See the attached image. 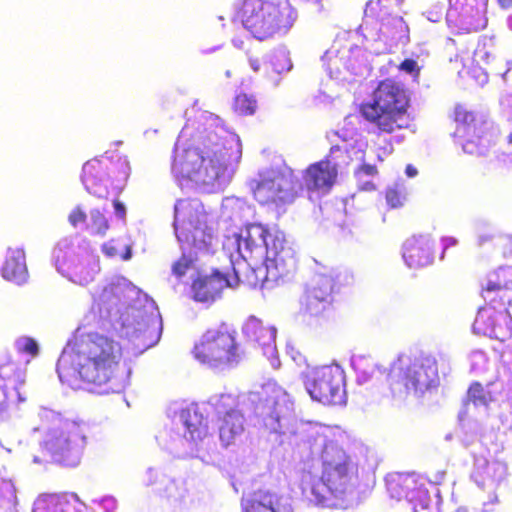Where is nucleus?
<instances>
[{
	"label": "nucleus",
	"instance_id": "nucleus-38",
	"mask_svg": "<svg viewBox=\"0 0 512 512\" xmlns=\"http://www.w3.org/2000/svg\"><path fill=\"white\" fill-rule=\"evenodd\" d=\"M206 405L215 413L218 420L229 414L242 412L237 409L238 398L231 393L213 394L207 400Z\"/></svg>",
	"mask_w": 512,
	"mask_h": 512
},
{
	"label": "nucleus",
	"instance_id": "nucleus-48",
	"mask_svg": "<svg viewBox=\"0 0 512 512\" xmlns=\"http://www.w3.org/2000/svg\"><path fill=\"white\" fill-rule=\"evenodd\" d=\"M15 348L20 353H25L31 357H36L39 353L37 341L28 336H22L16 339Z\"/></svg>",
	"mask_w": 512,
	"mask_h": 512
},
{
	"label": "nucleus",
	"instance_id": "nucleus-64",
	"mask_svg": "<svg viewBox=\"0 0 512 512\" xmlns=\"http://www.w3.org/2000/svg\"><path fill=\"white\" fill-rule=\"evenodd\" d=\"M498 3L502 8L512 7V0H498Z\"/></svg>",
	"mask_w": 512,
	"mask_h": 512
},
{
	"label": "nucleus",
	"instance_id": "nucleus-17",
	"mask_svg": "<svg viewBox=\"0 0 512 512\" xmlns=\"http://www.w3.org/2000/svg\"><path fill=\"white\" fill-rule=\"evenodd\" d=\"M335 134L342 139L344 145H333L326 159L309 166L304 175V182L309 191H321L322 193L329 191L338 174L337 158L343 151L349 152V141L354 140V136H357L355 130L347 129Z\"/></svg>",
	"mask_w": 512,
	"mask_h": 512
},
{
	"label": "nucleus",
	"instance_id": "nucleus-4",
	"mask_svg": "<svg viewBox=\"0 0 512 512\" xmlns=\"http://www.w3.org/2000/svg\"><path fill=\"white\" fill-rule=\"evenodd\" d=\"M95 324L127 341L126 349L140 355L155 346L163 325L153 299L124 277L105 286L92 307Z\"/></svg>",
	"mask_w": 512,
	"mask_h": 512
},
{
	"label": "nucleus",
	"instance_id": "nucleus-20",
	"mask_svg": "<svg viewBox=\"0 0 512 512\" xmlns=\"http://www.w3.org/2000/svg\"><path fill=\"white\" fill-rule=\"evenodd\" d=\"M376 31H369L364 37L373 41L369 49L375 54H383L390 51L398 44L405 45L409 42V27L400 14H393L374 20Z\"/></svg>",
	"mask_w": 512,
	"mask_h": 512
},
{
	"label": "nucleus",
	"instance_id": "nucleus-28",
	"mask_svg": "<svg viewBox=\"0 0 512 512\" xmlns=\"http://www.w3.org/2000/svg\"><path fill=\"white\" fill-rule=\"evenodd\" d=\"M482 296L490 305L495 304L499 297L501 304L512 301V266L499 267L489 273L483 286Z\"/></svg>",
	"mask_w": 512,
	"mask_h": 512
},
{
	"label": "nucleus",
	"instance_id": "nucleus-22",
	"mask_svg": "<svg viewBox=\"0 0 512 512\" xmlns=\"http://www.w3.org/2000/svg\"><path fill=\"white\" fill-rule=\"evenodd\" d=\"M472 482L490 496L497 495L496 491L507 478V465L495 458L476 456L470 474Z\"/></svg>",
	"mask_w": 512,
	"mask_h": 512
},
{
	"label": "nucleus",
	"instance_id": "nucleus-53",
	"mask_svg": "<svg viewBox=\"0 0 512 512\" xmlns=\"http://www.w3.org/2000/svg\"><path fill=\"white\" fill-rule=\"evenodd\" d=\"M443 10L444 5L442 3H437L425 12L426 18L431 22L437 23L442 19Z\"/></svg>",
	"mask_w": 512,
	"mask_h": 512
},
{
	"label": "nucleus",
	"instance_id": "nucleus-5",
	"mask_svg": "<svg viewBox=\"0 0 512 512\" xmlns=\"http://www.w3.org/2000/svg\"><path fill=\"white\" fill-rule=\"evenodd\" d=\"M222 250L232 267L238 269L239 260L248 266L247 281L254 287L272 289L289 281L297 269L294 245L277 227L248 223L224 237Z\"/></svg>",
	"mask_w": 512,
	"mask_h": 512
},
{
	"label": "nucleus",
	"instance_id": "nucleus-33",
	"mask_svg": "<svg viewBox=\"0 0 512 512\" xmlns=\"http://www.w3.org/2000/svg\"><path fill=\"white\" fill-rule=\"evenodd\" d=\"M1 271L3 278L10 282L17 285L26 283L28 270L24 250L22 248H8Z\"/></svg>",
	"mask_w": 512,
	"mask_h": 512
},
{
	"label": "nucleus",
	"instance_id": "nucleus-26",
	"mask_svg": "<svg viewBox=\"0 0 512 512\" xmlns=\"http://www.w3.org/2000/svg\"><path fill=\"white\" fill-rule=\"evenodd\" d=\"M143 481L145 486L152 487L156 494L165 498L174 507L180 506L188 495V490L183 480L175 479L158 469H147Z\"/></svg>",
	"mask_w": 512,
	"mask_h": 512
},
{
	"label": "nucleus",
	"instance_id": "nucleus-52",
	"mask_svg": "<svg viewBox=\"0 0 512 512\" xmlns=\"http://www.w3.org/2000/svg\"><path fill=\"white\" fill-rule=\"evenodd\" d=\"M93 503L97 504L103 510V512H115L117 509V500L110 495H106L98 499H93Z\"/></svg>",
	"mask_w": 512,
	"mask_h": 512
},
{
	"label": "nucleus",
	"instance_id": "nucleus-27",
	"mask_svg": "<svg viewBox=\"0 0 512 512\" xmlns=\"http://www.w3.org/2000/svg\"><path fill=\"white\" fill-rule=\"evenodd\" d=\"M334 280L331 276L316 274L302 299V308L310 316H320L331 303Z\"/></svg>",
	"mask_w": 512,
	"mask_h": 512
},
{
	"label": "nucleus",
	"instance_id": "nucleus-35",
	"mask_svg": "<svg viewBox=\"0 0 512 512\" xmlns=\"http://www.w3.org/2000/svg\"><path fill=\"white\" fill-rule=\"evenodd\" d=\"M361 52V49L358 46L350 48L349 50H333L329 49L325 52L322 61L324 66H326V70L331 78H339L341 75V66L352 74H359V67L352 62L350 59L345 60L348 54H358Z\"/></svg>",
	"mask_w": 512,
	"mask_h": 512
},
{
	"label": "nucleus",
	"instance_id": "nucleus-6",
	"mask_svg": "<svg viewBox=\"0 0 512 512\" xmlns=\"http://www.w3.org/2000/svg\"><path fill=\"white\" fill-rule=\"evenodd\" d=\"M167 416L170 424L159 437L160 445L175 457L197 458L204 464H214L217 448L200 405L176 402L168 407Z\"/></svg>",
	"mask_w": 512,
	"mask_h": 512
},
{
	"label": "nucleus",
	"instance_id": "nucleus-60",
	"mask_svg": "<svg viewBox=\"0 0 512 512\" xmlns=\"http://www.w3.org/2000/svg\"><path fill=\"white\" fill-rule=\"evenodd\" d=\"M456 239L453 237H443L442 243L444 246V250H446L449 246H454L456 244Z\"/></svg>",
	"mask_w": 512,
	"mask_h": 512
},
{
	"label": "nucleus",
	"instance_id": "nucleus-21",
	"mask_svg": "<svg viewBox=\"0 0 512 512\" xmlns=\"http://www.w3.org/2000/svg\"><path fill=\"white\" fill-rule=\"evenodd\" d=\"M240 281L237 269L233 266V275L220 269H212L210 274L197 272L192 283L193 298L197 302L211 304L221 297L227 287H234Z\"/></svg>",
	"mask_w": 512,
	"mask_h": 512
},
{
	"label": "nucleus",
	"instance_id": "nucleus-23",
	"mask_svg": "<svg viewBox=\"0 0 512 512\" xmlns=\"http://www.w3.org/2000/svg\"><path fill=\"white\" fill-rule=\"evenodd\" d=\"M242 512H294L292 499L273 489L261 488L243 493Z\"/></svg>",
	"mask_w": 512,
	"mask_h": 512
},
{
	"label": "nucleus",
	"instance_id": "nucleus-7",
	"mask_svg": "<svg viewBox=\"0 0 512 512\" xmlns=\"http://www.w3.org/2000/svg\"><path fill=\"white\" fill-rule=\"evenodd\" d=\"M174 231L181 244L182 257L172 266L177 278L196 270L193 254H214L219 240L211 227L206 224L203 206L198 200L180 199L174 205Z\"/></svg>",
	"mask_w": 512,
	"mask_h": 512
},
{
	"label": "nucleus",
	"instance_id": "nucleus-47",
	"mask_svg": "<svg viewBox=\"0 0 512 512\" xmlns=\"http://www.w3.org/2000/svg\"><path fill=\"white\" fill-rule=\"evenodd\" d=\"M108 227V222L104 215L97 209L91 210L90 223L88 224L89 230L93 234L104 235Z\"/></svg>",
	"mask_w": 512,
	"mask_h": 512
},
{
	"label": "nucleus",
	"instance_id": "nucleus-49",
	"mask_svg": "<svg viewBox=\"0 0 512 512\" xmlns=\"http://www.w3.org/2000/svg\"><path fill=\"white\" fill-rule=\"evenodd\" d=\"M405 196L402 192V186L396 184L389 187L386 191V201L391 208H398L402 206Z\"/></svg>",
	"mask_w": 512,
	"mask_h": 512
},
{
	"label": "nucleus",
	"instance_id": "nucleus-24",
	"mask_svg": "<svg viewBox=\"0 0 512 512\" xmlns=\"http://www.w3.org/2000/svg\"><path fill=\"white\" fill-rule=\"evenodd\" d=\"M491 306L492 308L478 311L473 329L479 334L506 341L512 337V317L507 309L496 311V305Z\"/></svg>",
	"mask_w": 512,
	"mask_h": 512
},
{
	"label": "nucleus",
	"instance_id": "nucleus-14",
	"mask_svg": "<svg viewBox=\"0 0 512 512\" xmlns=\"http://www.w3.org/2000/svg\"><path fill=\"white\" fill-rule=\"evenodd\" d=\"M193 354L199 362L211 368L235 365L241 359L234 333L226 326L206 331L195 345Z\"/></svg>",
	"mask_w": 512,
	"mask_h": 512
},
{
	"label": "nucleus",
	"instance_id": "nucleus-30",
	"mask_svg": "<svg viewBox=\"0 0 512 512\" xmlns=\"http://www.w3.org/2000/svg\"><path fill=\"white\" fill-rule=\"evenodd\" d=\"M25 377V371L19 369L14 362L8 361L0 365V394L4 402L7 404L14 402L15 398L19 402L25 401V397L20 391Z\"/></svg>",
	"mask_w": 512,
	"mask_h": 512
},
{
	"label": "nucleus",
	"instance_id": "nucleus-18",
	"mask_svg": "<svg viewBox=\"0 0 512 512\" xmlns=\"http://www.w3.org/2000/svg\"><path fill=\"white\" fill-rule=\"evenodd\" d=\"M444 476V471L438 472L434 483H432L415 475H407L401 479L402 493L398 497H404L411 504L413 512H440L438 508L440 496L437 485L441 483Z\"/></svg>",
	"mask_w": 512,
	"mask_h": 512
},
{
	"label": "nucleus",
	"instance_id": "nucleus-12",
	"mask_svg": "<svg viewBox=\"0 0 512 512\" xmlns=\"http://www.w3.org/2000/svg\"><path fill=\"white\" fill-rule=\"evenodd\" d=\"M408 99L405 91L394 81H382L370 101L360 108L362 116L380 132L391 133L409 124L406 113Z\"/></svg>",
	"mask_w": 512,
	"mask_h": 512
},
{
	"label": "nucleus",
	"instance_id": "nucleus-8",
	"mask_svg": "<svg viewBox=\"0 0 512 512\" xmlns=\"http://www.w3.org/2000/svg\"><path fill=\"white\" fill-rule=\"evenodd\" d=\"M40 420L47 429L43 450L51 460L66 467H76L86 445L87 427L83 422L65 419L59 412L42 407Z\"/></svg>",
	"mask_w": 512,
	"mask_h": 512
},
{
	"label": "nucleus",
	"instance_id": "nucleus-1",
	"mask_svg": "<svg viewBox=\"0 0 512 512\" xmlns=\"http://www.w3.org/2000/svg\"><path fill=\"white\" fill-rule=\"evenodd\" d=\"M264 395L251 392L246 405L270 433L288 437L294 453L302 461L300 487L302 495L316 506H328L332 496L352 493L358 485V463L346 453L325 426L297 422L294 404L280 386L268 385Z\"/></svg>",
	"mask_w": 512,
	"mask_h": 512
},
{
	"label": "nucleus",
	"instance_id": "nucleus-57",
	"mask_svg": "<svg viewBox=\"0 0 512 512\" xmlns=\"http://www.w3.org/2000/svg\"><path fill=\"white\" fill-rule=\"evenodd\" d=\"M478 72V75L475 76L476 77V80L477 82L480 84V85H484L485 83L488 82V75L486 72H484L481 68L480 69H475L474 70V73H477Z\"/></svg>",
	"mask_w": 512,
	"mask_h": 512
},
{
	"label": "nucleus",
	"instance_id": "nucleus-25",
	"mask_svg": "<svg viewBox=\"0 0 512 512\" xmlns=\"http://www.w3.org/2000/svg\"><path fill=\"white\" fill-rule=\"evenodd\" d=\"M242 330L248 340L258 344L272 368H279L280 360L276 348V328L272 325H265L255 316H250L244 323Z\"/></svg>",
	"mask_w": 512,
	"mask_h": 512
},
{
	"label": "nucleus",
	"instance_id": "nucleus-37",
	"mask_svg": "<svg viewBox=\"0 0 512 512\" xmlns=\"http://www.w3.org/2000/svg\"><path fill=\"white\" fill-rule=\"evenodd\" d=\"M15 484L5 467L0 468V512H17Z\"/></svg>",
	"mask_w": 512,
	"mask_h": 512
},
{
	"label": "nucleus",
	"instance_id": "nucleus-3",
	"mask_svg": "<svg viewBox=\"0 0 512 512\" xmlns=\"http://www.w3.org/2000/svg\"><path fill=\"white\" fill-rule=\"evenodd\" d=\"M122 346L104 333L79 327L57 361L59 380L72 389L81 382L99 394L120 393L129 384L131 368L120 366Z\"/></svg>",
	"mask_w": 512,
	"mask_h": 512
},
{
	"label": "nucleus",
	"instance_id": "nucleus-54",
	"mask_svg": "<svg viewBox=\"0 0 512 512\" xmlns=\"http://www.w3.org/2000/svg\"><path fill=\"white\" fill-rule=\"evenodd\" d=\"M86 219L85 212L79 207L75 208L69 215V222L72 226L76 227L79 223L84 222Z\"/></svg>",
	"mask_w": 512,
	"mask_h": 512
},
{
	"label": "nucleus",
	"instance_id": "nucleus-51",
	"mask_svg": "<svg viewBox=\"0 0 512 512\" xmlns=\"http://www.w3.org/2000/svg\"><path fill=\"white\" fill-rule=\"evenodd\" d=\"M479 144L475 142L473 139H467L465 142H463L462 149L467 154H477V155H483L486 146L483 144V138L478 137Z\"/></svg>",
	"mask_w": 512,
	"mask_h": 512
},
{
	"label": "nucleus",
	"instance_id": "nucleus-43",
	"mask_svg": "<svg viewBox=\"0 0 512 512\" xmlns=\"http://www.w3.org/2000/svg\"><path fill=\"white\" fill-rule=\"evenodd\" d=\"M376 167L370 163H363L362 166L355 172L358 187L364 191L373 190L374 184L372 182L373 176L376 174Z\"/></svg>",
	"mask_w": 512,
	"mask_h": 512
},
{
	"label": "nucleus",
	"instance_id": "nucleus-11",
	"mask_svg": "<svg viewBox=\"0 0 512 512\" xmlns=\"http://www.w3.org/2000/svg\"><path fill=\"white\" fill-rule=\"evenodd\" d=\"M57 271L80 286L93 282L100 272V260L90 242L79 235L61 239L53 250Z\"/></svg>",
	"mask_w": 512,
	"mask_h": 512
},
{
	"label": "nucleus",
	"instance_id": "nucleus-63",
	"mask_svg": "<svg viewBox=\"0 0 512 512\" xmlns=\"http://www.w3.org/2000/svg\"><path fill=\"white\" fill-rule=\"evenodd\" d=\"M125 248H126V250H125V252L121 255V258H122L123 260L127 261V260L131 259V257H132V250H131V248H130L129 246H126Z\"/></svg>",
	"mask_w": 512,
	"mask_h": 512
},
{
	"label": "nucleus",
	"instance_id": "nucleus-61",
	"mask_svg": "<svg viewBox=\"0 0 512 512\" xmlns=\"http://www.w3.org/2000/svg\"><path fill=\"white\" fill-rule=\"evenodd\" d=\"M293 360H294V361L297 363V365H299V366H300V365H302V364H305V366H306V365H308V364L306 363V358H305L302 354H300V353H297V355H296V356H293Z\"/></svg>",
	"mask_w": 512,
	"mask_h": 512
},
{
	"label": "nucleus",
	"instance_id": "nucleus-2",
	"mask_svg": "<svg viewBox=\"0 0 512 512\" xmlns=\"http://www.w3.org/2000/svg\"><path fill=\"white\" fill-rule=\"evenodd\" d=\"M242 157L239 136L208 111H198L182 128L173 150L171 171L182 181H191L201 191L223 190L232 180Z\"/></svg>",
	"mask_w": 512,
	"mask_h": 512
},
{
	"label": "nucleus",
	"instance_id": "nucleus-10",
	"mask_svg": "<svg viewBox=\"0 0 512 512\" xmlns=\"http://www.w3.org/2000/svg\"><path fill=\"white\" fill-rule=\"evenodd\" d=\"M387 379L394 394L420 397L438 385L437 361L430 354H400L391 363Z\"/></svg>",
	"mask_w": 512,
	"mask_h": 512
},
{
	"label": "nucleus",
	"instance_id": "nucleus-16",
	"mask_svg": "<svg viewBox=\"0 0 512 512\" xmlns=\"http://www.w3.org/2000/svg\"><path fill=\"white\" fill-rule=\"evenodd\" d=\"M117 169V174L113 177L118 182H124L129 176L130 166L125 157H118L114 164L108 157L102 156L87 161L82 168V183L91 195L98 198H106L109 194V185L111 182V173Z\"/></svg>",
	"mask_w": 512,
	"mask_h": 512
},
{
	"label": "nucleus",
	"instance_id": "nucleus-55",
	"mask_svg": "<svg viewBox=\"0 0 512 512\" xmlns=\"http://www.w3.org/2000/svg\"><path fill=\"white\" fill-rule=\"evenodd\" d=\"M102 252L107 256V257H116L119 253H118V246L115 244L114 241H110V242H107V243H104L102 245Z\"/></svg>",
	"mask_w": 512,
	"mask_h": 512
},
{
	"label": "nucleus",
	"instance_id": "nucleus-45",
	"mask_svg": "<svg viewBox=\"0 0 512 512\" xmlns=\"http://www.w3.org/2000/svg\"><path fill=\"white\" fill-rule=\"evenodd\" d=\"M455 120L458 122V126L456 129V135L458 137H467L470 135V131L474 129L472 126V122L474 121V116L472 113L467 112L461 107L456 108L455 111Z\"/></svg>",
	"mask_w": 512,
	"mask_h": 512
},
{
	"label": "nucleus",
	"instance_id": "nucleus-9",
	"mask_svg": "<svg viewBox=\"0 0 512 512\" xmlns=\"http://www.w3.org/2000/svg\"><path fill=\"white\" fill-rule=\"evenodd\" d=\"M241 22L259 41L286 35L297 19L289 0H243Z\"/></svg>",
	"mask_w": 512,
	"mask_h": 512
},
{
	"label": "nucleus",
	"instance_id": "nucleus-46",
	"mask_svg": "<svg viewBox=\"0 0 512 512\" xmlns=\"http://www.w3.org/2000/svg\"><path fill=\"white\" fill-rule=\"evenodd\" d=\"M235 111L242 115H252L256 110V100L247 94H238L234 102Z\"/></svg>",
	"mask_w": 512,
	"mask_h": 512
},
{
	"label": "nucleus",
	"instance_id": "nucleus-34",
	"mask_svg": "<svg viewBox=\"0 0 512 512\" xmlns=\"http://www.w3.org/2000/svg\"><path fill=\"white\" fill-rule=\"evenodd\" d=\"M491 384L483 386L479 382H473L468 391L466 398L463 401V411H460L459 417L464 421V415L470 414L474 411L486 413L489 404L494 401V397L490 391Z\"/></svg>",
	"mask_w": 512,
	"mask_h": 512
},
{
	"label": "nucleus",
	"instance_id": "nucleus-58",
	"mask_svg": "<svg viewBox=\"0 0 512 512\" xmlns=\"http://www.w3.org/2000/svg\"><path fill=\"white\" fill-rule=\"evenodd\" d=\"M249 66L254 72H259L261 66L259 59L250 57Z\"/></svg>",
	"mask_w": 512,
	"mask_h": 512
},
{
	"label": "nucleus",
	"instance_id": "nucleus-13",
	"mask_svg": "<svg viewBox=\"0 0 512 512\" xmlns=\"http://www.w3.org/2000/svg\"><path fill=\"white\" fill-rule=\"evenodd\" d=\"M300 377L312 400L324 405L346 404L345 372L340 365H306Z\"/></svg>",
	"mask_w": 512,
	"mask_h": 512
},
{
	"label": "nucleus",
	"instance_id": "nucleus-42",
	"mask_svg": "<svg viewBox=\"0 0 512 512\" xmlns=\"http://www.w3.org/2000/svg\"><path fill=\"white\" fill-rule=\"evenodd\" d=\"M271 66L277 74L289 72L292 69L293 64L289 51L285 47H279L274 50L271 57Z\"/></svg>",
	"mask_w": 512,
	"mask_h": 512
},
{
	"label": "nucleus",
	"instance_id": "nucleus-19",
	"mask_svg": "<svg viewBox=\"0 0 512 512\" xmlns=\"http://www.w3.org/2000/svg\"><path fill=\"white\" fill-rule=\"evenodd\" d=\"M446 22L459 33L477 32L486 27L488 0H448Z\"/></svg>",
	"mask_w": 512,
	"mask_h": 512
},
{
	"label": "nucleus",
	"instance_id": "nucleus-32",
	"mask_svg": "<svg viewBox=\"0 0 512 512\" xmlns=\"http://www.w3.org/2000/svg\"><path fill=\"white\" fill-rule=\"evenodd\" d=\"M218 434L222 447L230 448L240 445L245 438L243 413H232L218 420Z\"/></svg>",
	"mask_w": 512,
	"mask_h": 512
},
{
	"label": "nucleus",
	"instance_id": "nucleus-15",
	"mask_svg": "<svg viewBox=\"0 0 512 512\" xmlns=\"http://www.w3.org/2000/svg\"><path fill=\"white\" fill-rule=\"evenodd\" d=\"M299 183L294 180L289 169L260 172L257 179L249 181V188L255 199L262 205L276 206L292 202L297 194Z\"/></svg>",
	"mask_w": 512,
	"mask_h": 512
},
{
	"label": "nucleus",
	"instance_id": "nucleus-39",
	"mask_svg": "<svg viewBox=\"0 0 512 512\" xmlns=\"http://www.w3.org/2000/svg\"><path fill=\"white\" fill-rule=\"evenodd\" d=\"M352 364L357 372L358 383H366L372 378L376 371L380 374H383L386 371L385 367L364 357L354 359Z\"/></svg>",
	"mask_w": 512,
	"mask_h": 512
},
{
	"label": "nucleus",
	"instance_id": "nucleus-59",
	"mask_svg": "<svg viewBox=\"0 0 512 512\" xmlns=\"http://www.w3.org/2000/svg\"><path fill=\"white\" fill-rule=\"evenodd\" d=\"M405 174L407 175V177L409 178H413L415 176H417L418 174V170L416 167H414L413 165L411 164H408L406 166V169H405Z\"/></svg>",
	"mask_w": 512,
	"mask_h": 512
},
{
	"label": "nucleus",
	"instance_id": "nucleus-29",
	"mask_svg": "<svg viewBox=\"0 0 512 512\" xmlns=\"http://www.w3.org/2000/svg\"><path fill=\"white\" fill-rule=\"evenodd\" d=\"M402 258L411 269L425 267L432 263V242L428 235L413 236L402 247Z\"/></svg>",
	"mask_w": 512,
	"mask_h": 512
},
{
	"label": "nucleus",
	"instance_id": "nucleus-62",
	"mask_svg": "<svg viewBox=\"0 0 512 512\" xmlns=\"http://www.w3.org/2000/svg\"><path fill=\"white\" fill-rule=\"evenodd\" d=\"M354 142L358 147V153H363V149L366 147V143L362 139H355ZM355 154H357V152Z\"/></svg>",
	"mask_w": 512,
	"mask_h": 512
},
{
	"label": "nucleus",
	"instance_id": "nucleus-40",
	"mask_svg": "<svg viewBox=\"0 0 512 512\" xmlns=\"http://www.w3.org/2000/svg\"><path fill=\"white\" fill-rule=\"evenodd\" d=\"M247 208L244 199L235 196L225 197L221 204V216L231 221L240 220Z\"/></svg>",
	"mask_w": 512,
	"mask_h": 512
},
{
	"label": "nucleus",
	"instance_id": "nucleus-44",
	"mask_svg": "<svg viewBox=\"0 0 512 512\" xmlns=\"http://www.w3.org/2000/svg\"><path fill=\"white\" fill-rule=\"evenodd\" d=\"M413 55L416 58H406L399 65V69L401 71L411 75L412 77L417 78L419 76V72H420L421 68L424 65L423 56H427L428 52L424 51L422 48H420V53L413 52Z\"/></svg>",
	"mask_w": 512,
	"mask_h": 512
},
{
	"label": "nucleus",
	"instance_id": "nucleus-36",
	"mask_svg": "<svg viewBox=\"0 0 512 512\" xmlns=\"http://www.w3.org/2000/svg\"><path fill=\"white\" fill-rule=\"evenodd\" d=\"M404 0H370L364 10V24L362 29L367 30L368 24L374 20L393 14H400Z\"/></svg>",
	"mask_w": 512,
	"mask_h": 512
},
{
	"label": "nucleus",
	"instance_id": "nucleus-41",
	"mask_svg": "<svg viewBox=\"0 0 512 512\" xmlns=\"http://www.w3.org/2000/svg\"><path fill=\"white\" fill-rule=\"evenodd\" d=\"M494 47L493 37L482 36L476 49L474 50L473 60L479 65L481 63H490V58H494L492 50Z\"/></svg>",
	"mask_w": 512,
	"mask_h": 512
},
{
	"label": "nucleus",
	"instance_id": "nucleus-31",
	"mask_svg": "<svg viewBox=\"0 0 512 512\" xmlns=\"http://www.w3.org/2000/svg\"><path fill=\"white\" fill-rule=\"evenodd\" d=\"M86 506L77 495L42 494L33 504L32 512H84Z\"/></svg>",
	"mask_w": 512,
	"mask_h": 512
},
{
	"label": "nucleus",
	"instance_id": "nucleus-56",
	"mask_svg": "<svg viewBox=\"0 0 512 512\" xmlns=\"http://www.w3.org/2000/svg\"><path fill=\"white\" fill-rule=\"evenodd\" d=\"M113 206H114L115 215L119 219H125V216H126V207H125V205L122 202L114 201L113 202Z\"/></svg>",
	"mask_w": 512,
	"mask_h": 512
},
{
	"label": "nucleus",
	"instance_id": "nucleus-50",
	"mask_svg": "<svg viewBox=\"0 0 512 512\" xmlns=\"http://www.w3.org/2000/svg\"><path fill=\"white\" fill-rule=\"evenodd\" d=\"M498 503V495H494L490 496L487 501H484L481 508L461 506L458 507L455 512H493Z\"/></svg>",
	"mask_w": 512,
	"mask_h": 512
}]
</instances>
